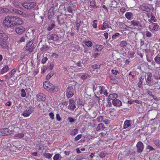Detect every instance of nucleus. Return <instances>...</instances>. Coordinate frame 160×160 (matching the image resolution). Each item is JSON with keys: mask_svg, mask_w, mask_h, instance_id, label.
<instances>
[{"mask_svg": "<svg viewBox=\"0 0 160 160\" xmlns=\"http://www.w3.org/2000/svg\"><path fill=\"white\" fill-rule=\"evenodd\" d=\"M22 20L16 16L7 17L3 21L4 25L8 28H12L15 26L22 24Z\"/></svg>", "mask_w": 160, "mask_h": 160, "instance_id": "obj_1", "label": "nucleus"}, {"mask_svg": "<svg viewBox=\"0 0 160 160\" xmlns=\"http://www.w3.org/2000/svg\"><path fill=\"white\" fill-rule=\"evenodd\" d=\"M44 88L49 92H51L53 90L56 91L58 90L57 87L55 88L53 85L48 81L45 82L43 84Z\"/></svg>", "mask_w": 160, "mask_h": 160, "instance_id": "obj_2", "label": "nucleus"}, {"mask_svg": "<svg viewBox=\"0 0 160 160\" xmlns=\"http://www.w3.org/2000/svg\"><path fill=\"white\" fill-rule=\"evenodd\" d=\"M33 111V108L31 107H28L26 110L24 111L23 113L22 114V116H23L25 118H27L29 116Z\"/></svg>", "mask_w": 160, "mask_h": 160, "instance_id": "obj_3", "label": "nucleus"}, {"mask_svg": "<svg viewBox=\"0 0 160 160\" xmlns=\"http://www.w3.org/2000/svg\"><path fill=\"white\" fill-rule=\"evenodd\" d=\"M66 92V96L68 98L72 97L74 95V89L72 86L68 87Z\"/></svg>", "mask_w": 160, "mask_h": 160, "instance_id": "obj_4", "label": "nucleus"}, {"mask_svg": "<svg viewBox=\"0 0 160 160\" xmlns=\"http://www.w3.org/2000/svg\"><path fill=\"white\" fill-rule=\"evenodd\" d=\"M33 43L32 40L29 41L25 48L26 50L29 51L30 52H32L35 48L34 45L33 44Z\"/></svg>", "mask_w": 160, "mask_h": 160, "instance_id": "obj_5", "label": "nucleus"}, {"mask_svg": "<svg viewBox=\"0 0 160 160\" xmlns=\"http://www.w3.org/2000/svg\"><path fill=\"white\" fill-rule=\"evenodd\" d=\"M137 152L138 153H141L143 150L144 145L143 143L141 141L138 142L136 146Z\"/></svg>", "mask_w": 160, "mask_h": 160, "instance_id": "obj_6", "label": "nucleus"}, {"mask_svg": "<svg viewBox=\"0 0 160 160\" xmlns=\"http://www.w3.org/2000/svg\"><path fill=\"white\" fill-rule=\"evenodd\" d=\"M33 2H25L22 4V5L23 7L27 9H30L32 8H34V6Z\"/></svg>", "mask_w": 160, "mask_h": 160, "instance_id": "obj_7", "label": "nucleus"}, {"mask_svg": "<svg viewBox=\"0 0 160 160\" xmlns=\"http://www.w3.org/2000/svg\"><path fill=\"white\" fill-rule=\"evenodd\" d=\"M47 38L49 40H52L54 41H57L58 39V35L55 33L51 34L47 37Z\"/></svg>", "mask_w": 160, "mask_h": 160, "instance_id": "obj_8", "label": "nucleus"}, {"mask_svg": "<svg viewBox=\"0 0 160 160\" xmlns=\"http://www.w3.org/2000/svg\"><path fill=\"white\" fill-rule=\"evenodd\" d=\"M8 38V36L2 30L0 29V39L3 40H7Z\"/></svg>", "mask_w": 160, "mask_h": 160, "instance_id": "obj_9", "label": "nucleus"}, {"mask_svg": "<svg viewBox=\"0 0 160 160\" xmlns=\"http://www.w3.org/2000/svg\"><path fill=\"white\" fill-rule=\"evenodd\" d=\"M37 96L39 101H44L46 100V96L43 93H39L37 95Z\"/></svg>", "mask_w": 160, "mask_h": 160, "instance_id": "obj_10", "label": "nucleus"}, {"mask_svg": "<svg viewBox=\"0 0 160 160\" xmlns=\"http://www.w3.org/2000/svg\"><path fill=\"white\" fill-rule=\"evenodd\" d=\"M25 30V28L22 27H17L15 29L16 32L19 34L22 33Z\"/></svg>", "mask_w": 160, "mask_h": 160, "instance_id": "obj_11", "label": "nucleus"}, {"mask_svg": "<svg viewBox=\"0 0 160 160\" xmlns=\"http://www.w3.org/2000/svg\"><path fill=\"white\" fill-rule=\"evenodd\" d=\"M112 103L114 106L117 107H120L122 105L121 102L118 99H116L113 101H112Z\"/></svg>", "mask_w": 160, "mask_h": 160, "instance_id": "obj_12", "label": "nucleus"}, {"mask_svg": "<svg viewBox=\"0 0 160 160\" xmlns=\"http://www.w3.org/2000/svg\"><path fill=\"white\" fill-rule=\"evenodd\" d=\"M131 125V120H126L124 123L123 128L126 129L128 127H130Z\"/></svg>", "mask_w": 160, "mask_h": 160, "instance_id": "obj_13", "label": "nucleus"}, {"mask_svg": "<svg viewBox=\"0 0 160 160\" xmlns=\"http://www.w3.org/2000/svg\"><path fill=\"white\" fill-rule=\"evenodd\" d=\"M147 75L148 76V77L146 80V82L147 84L149 85L151 83V79L152 75L151 72H148L147 73Z\"/></svg>", "mask_w": 160, "mask_h": 160, "instance_id": "obj_14", "label": "nucleus"}, {"mask_svg": "<svg viewBox=\"0 0 160 160\" xmlns=\"http://www.w3.org/2000/svg\"><path fill=\"white\" fill-rule=\"evenodd\" d=\"M5 41L2 40V41H1L0 40V45L2 48L7 49L8 48V46Z\"/></svg>", "mask_w": 160, "mask_h": 160, "instance_id": "obj_15", "label": "nucleus"}, {"mask_svg": "<svg viewBox=\"0 0 160 160\" xmlns=\"http://www.w3.org/2000/svg\"><path fill=\"white\" fill-rule=\"evenodd\" d=\"M118 97V95L116 93L110 94L109 95L108 98L110 99L113 101L117 99Z\"/></svg>", "mask_w": 160, "mask_h": 160, "instance_id": "obj_16", "label": "nucleus"}, {"mask_svg": "<svg viewBox=\"0 0 160 160\" xmlns=\"http://www.w3.org/2000/svg\"><path fill=\"white\" fill-rule=\"evenodd\" d=\"M126 17L128 20H130L133 16V14L131 12H127L125 15Z\"/></svg>", "mask_w": 160, "mask_h": 160, "instance_id": "obj_17", "label": "nucleus"}, {"mask_svg": "<svg viewBox=\"0 0 160 160\" xmlns=\"http://www.w3.org/2000/svg\"><path fill=\"white\" fill-rule=\"evenodd\" d=\"M12 10L13 12L19 15H24L25 14L22 11L16 8H13Z\"/></svg>", "mask_w": 160, "mask_h": 160, "instance_id": "obj_18", "label": "nucleus"}, {"mask_svg": "<svg viewBox=\"0 0 160 160\" xmlns=\"http://www.w3.org/2000/svg\"><path fill=\"white\" fill-rule=\"evenodd\" d=\"M9 70V68L8 66L6 65L5 67L3 68L1 71V74H3L4 73L7 72Z\"/></svg>", "mask_w": 160, "mask_h": 160, "instance_id": "obj_19", "label": "nucleus"}, {"mask_svg": "<svg viewBox=\"0 0 160 160\" xmlns=\"http://www.w3.org/2000/svg\"><path fill=\"white\" fill-rule=\"evenodd\" d=\"M103 126L104 125L103 123H101L99 124L96 128L97 131H98L101 130H103L105 128L104 127H103Z\"/></svg>", "mask_w": 160, "mask_h": 160, "instance_id": "obj_20", "label": "nucleus"}, {"mask_svg": "<svg viewBox=\"0 0 160 160\" xmlns=\"http://www.w3.org/2000/svg\"><path fill=\"white\" fill-rule=\"evenodd\" d=\"M142 10L144 11L147 12H149L151 11V9L147 6H142L141 8Z\"/></svg>", "mask_w": 160, "mask_h": 160, "instance_id": "obj_21", "label": "nucleus"}, {"mask_svg": "<svg viewBox=\"0 0 160 160\" xmlns=\"http://www.w3.org/2000/svg\"><path fill=\"white\" fill-rule=\"evenodd\" d=\"M3 130L4 135L10 134L12 132V131L8 128H4L3 129Z\"/></svg>", "mask_w": 160, "mask_h": 160, "instance_id": "obj_22", "label": "nucleus"}, {"mask_svg": "<svg viewBox=\"0 0 160 160\" xmlns=\"http://www.w3.org/2000/svg\"><path fill=\"white\" fill-rule=\"evenodd\" d=\"M9 10L6 8L0 7V11L2 13H6L9 12Z\"/></svg>", "mask_w": 160, "mask_h": 160, "instance_id": "obj_23", "label": "nucleus"}, {"mask_svg": "<svg viewBox=\"0 0 160 160\" xmlns=\"http://www.w3.org/2000/svg\"><path fill=\"white\" fill-rule=\"evenodd\" d=\"M127 43L125 41H122L120 43L119 45L124 48L126 47Z\"/></svg>", "mask_w": 160, "mask_h": 160, "instance_id": "obj_24", "label": "nucleus"}, {"mask_svg": "<svg viewBox=\"0 0 160 160\" xmlns=\"http://www.w3.org/2000/svg\"><path fill=\"white\" fill-rule=\"evenodd\" d=\"M153 24L154 25V26L153 27L152 29L155 31H157L159 29V27L158 25V24L157 23H153Z\"/></svg>", "mask_w": 160, "mask_h": 160, "instance_id": "obj_25", "label": "nucleus"}, {"mask_svg": "<svg viewBox=\"0 0 160 160\" xmlns=\"http://www.w3.org/2000/svg\"><path fill=\"white\" fill-rule=\"evenodd\" d=\"M131 23L133 26L137 27L139 26V22L134 20L132 21L131 22Z\"/></svg>", "mask_w": 160, "mask_h": 160, "instance_id": "obj_26", "label": "nucleus"}, {"mask_svg": "<svg viewBox=\"0 0 160 160\" xmlns=\"http://www.w3.org/2000/svg\"><path fill=\"white\" fill-rule=\"evenodd\" d=\"M107 154V153L105 152L102 151L99 154V157L102 158H104Z\"/></svg>", "mask_w": 160, "mask_h": 160, "instance_id": "obj_27", "label": "nucleus"}, {"mask_svg": "<svg viewBox=\"0 0 160 160\" xmlns=\"http://www.w3.org/2000/svg\"><path fill=\"white\" fill-rule=\"evenodd\" d=\"M143 79L144 78H142V77H140L139 78V82L138 83V86L139 88H141L142 87V81Z\"/></svg>", "mask_w": 160, "mask_h": 160, "instance_id": "obj_28", "label": "nucleus"}, {"mask_svg": "<svg viewBox=\"0 0 160 160\" xmlns=\"http://www.w3.org/2000/svg\"><path fill=\"white\" fill-rule=\"evenodd\" d=\"M90 5L93 8H97L98 7L96 6V3L95 1H92L90 2Z\"/></svg>", "mask_w": 160, "mask_h": 160, "instance_id": "obj_29", "label": "nucleus"}, {"mask_svg": "<svg viewBox=\"0 0 160 160\" xmlns=\"http://www.w3.org/2000/svg\"><path fill=\"white\" fill-rule=\"evenodd\" d=\"M54 74L53 72H51L50 73L48 74L46 77V78L47 79H49L50 78L53 76Z\"/></svg>", "mask_w": 160, "mask_h": 160, "instance_id": "obj_30", "label": "nucleus"}, {"mask_svg": "<svg viewBox=\"0 0 160 160\" xmlns=\"http://www.w3.org/2000/svg\"><path fill=\"white\" fill-rule=\"evenodd\" d=\"M55 25L54 24L52 23L48 27L47 30L48 31H51L55 27Z\"/></svg>", "mask_w": 160, "mask_h": 160, "instance_id": "obj_31", "label": "nucleus"}, {"mask_svg": "<svg viewBox=\"0 0 160 160\" xmlns=\"http://www.w3.org/2000/svg\"><path fill=\"white\" fill-rule=\"evenodd\" d=\"M104 46L102 45H99L98 48L95 49V51L100 52L103 48Z\"/></svg>", "mask_w": 160, "mask_h": 160, "instance_id": "obj_32", "label": "nucleus"}, {"mask_svg": "<svg viewBox=\"0 0 160 160\" xmlns=\"http://www.w3.org/2000/svg\"><path fill=\"white\" fill-rule=\"evenodd\" d=\"M154 60L158 64L160 63V55L159 56H156L154 58Z\"/></svg>", "mask_w": 160, "mask_h": 160, "instance_id": "obj_33", "label": "nucleus"}, {"mask_svg": "<svg viewBox=\"0 0 160 160\" xmlns=\"http://www.w3.org/2000/svg\"><path fill=\"white\" fill-rule=\"evenodd\" d=\"M43 155L44 157L48 159L50 158L52 156V155L51 154L48 153H45Z\"/></svg>", "mask_w": 160, "mask_h": 160, "instance_id": "obj_34", "label": "nucleus"}, {"mask_svg": "<svg viewBox=\"0 0 160 160\" xmlns=\"http://www.w3.org/2000/svg\"><path fill=\"white\" fill-rule=\"evenodd\" d=\"M59 158L61 159V157L59 156V154H57L54 155L53 159L54 160H59Z\"/></svg>", "mask_w": 160, "mask_h": 160, "instance_id": "obj_35", "label": "nucleus"}, {"mask_svg": "<svg viewBox=\"0 0 160 160\" xmlns=\"http://www.w3.org/2000/svg\"><path fill=\"white\" fill-rule=\"evenodd\" d=\"M15 136L20 138H21L24 136V134L23 133H18L16 134Z\"/></svg>", "mask_w": 160, "mask_h": 160, "instance_id": "obj_36", "label": "nucleus"}, {"mask_svg": "<svg viewBox=\"0 0 160 160\" xmlns=\"http://www.w3.org/2000/svg\"><path fill=\"white\" fill-rule=\"evenodd\" d=\"M21 95L23 97H24L26 96V92L24 89H22L21 91Z\"/></svg>", "mask_w": 160, "mask_h": 160, "instance_id": "obj_37", "label": "nucleus"}, {"mask_svg": "<svg viewBox=\"0 0 160 160\" xmlns=\"http://www.w3.org/2000/svg\"><path fill=\"white\" fill-rule=\"evenodd\" d=\"M151 20H152V21H153L154 22H156V20H157L155 18V16L152 14L151 15V19H149L148 20V21L149 22H151Z\"/></svg>", "mask_w": 160, "mask_h": 160, "instance_id": "obj_38", "label": "nucleus"}, {"mask_svg": "<svg viewBox=\"0 0 160 160\" xmlns=\"http://www.w3.org/2000/svg\"><path fill=\"white\" fill-rule=\"evenodd\" d=\"M154 143L156 145L160 148V141L158 140H156L154 141Z\"/></svg>", "mask_w": 160, "mask_h": 160, "instance_id": "obj_39", "label": "nucleus"}, {"mask_svg": "<svg viewBox=\"0 0 160 160\" xmlns=\"http://www.w3.org/2000/svg\"><path fill=\"white\" fill-rule=\"evenodd\" d=\"M100 65L95 64L92 66V68L94 69H97L100 68Z\"/></svg>", "mask_w": 160, "mask_h": 160, "instance_id": "obj_40", "label": "nucleus"}, {"mask_svg": "<svg viewBox=\"0 0 160 160\" xmlns=\"http://www.w3.org/2000/svg\"><path fill=\"white\" fill-rule=\"evenodd\" d=\"M78 131V129H75L72 130L71 132V134L72 135H75Z\"/></svg>", "mask_w": 160, "mask_h": 160, "instance_id": "obj_41", "label": "nucleus"}, {"mask_svg": "<svg viewBox=\"0 0 160 160\" xmlns=\"http://www.w3.org/2000/svg\"><path fill=\"white\" fill-rule=\"evenodd\" d=\"M92 43L91 42L88 41L86 42V45L88 47H91L92 46Z\"/></svg>", "mask_w": 160, "mask_h": 160, "instance_id": "obj_42", "label": "nucleus"}, {"mask_svg": "<svg viewBox=\"0 0 160 160\" xmlns=\"http://www.w3.org/2000/svg\"><path fill=\"white\" fill-rule=\"evenodd\" d=\"M147 150H148L149 151L148 152H150L151 151H152L154 150V148H153L149 145H147V148H146Z\"/></svg>", "mask_w": 160, "mask_h": 160, "instance_id": "obj_43", "label": "nucleus"}, {"mask_svg": "<svg viewBox=\"0 0 160 160\" xmlns=\"http://www.w3.org/2000/svg\"><path fill=\"white\" fill-rule=\"evenodd\" d=\"M146 35L148 37H150L152 36V34L150 32L147 31H146Z\"/></svg>", "mask_w": 160, "mask_h": 160, "instance_id": "obj_44", "label": "nucleus"}, {"mask_svg": "<svg viewBox=\"0 0 160 160\" xmlns=\"http://www.w3.org/2000/svg\"><path fill=\"white\" fill-rule=\"evenodd\" d=\"M67 11L69 12L72 13V8L70 6H68L67 7Z\"/></svg>", "mask_w": 160, "mask_h": 160, "instance_id": "obj_45", "label": "nucleus"}, {"mask_svg": "<svg viewBox=\"0 0 160 160\" xmlns=\"http://www.w3.org/2000/svg\"><path fill=\"white\" fill-rule=\"evenodd\" d=\"M72 104V106L70 105V104H69L68 106V108H70L71 109L73 110L75 109L76 107L74 103Z\"/></svg>", "mask_w": 160, "mask_h": 160, "instance_id": "obj_46", "label": "nucleus"}, {"mask_svg": "<svg viewBox=\"0 0 160 160\" xmlns=\"http://www.w3.org/2000/svg\"><path fill=\"white\" fill-rule=\"evenodd\" d=\"M82 137V134H80L74 138L75 141H77L79 140Z\"/></svg>", "mask_w": 160, "mask_h": 160, "instance_id": "obj_47", "label": "nucleus"}, {"mask_svg": "<svg viewBox=\"0 0 160 160\" xmlns=\"http://www.w3.org/2000/svg\"><path fill=\"white\" fill-rule=\"evenodd\" d=\"M16 72V69L15 68L13 69L10 72L9 74L10 77H11L12 76V74H14Z\"/></svg>", "mask_w": 160, "mask_h": 160, "instance_id": "obj_48", "label": "nucleus"}, {"mask_svg": "<svg viewBox=\"0 0 160 160\" xmlns=\"http://www.w3.org/2000/svg\"><path fill=\"white\" fill-rule=\"evenodd\" d=\"M48 58L47 57H43L42 60L41 62L42 63H45L48 60Z\"/></svg>", "mask_w": 160, "mask_h": 160, "instance_id": "obj_49", "label": "nucleus"}, {"mask_svg": "<svg viewBox=\"0 0 160 160\" xmlns=\"http://www.w3.org/2000/svg\"><path fill=\"white\" fill-rule=\"evenodd\" d=\"M97 20H95L93 21V24L92 25L93 27L94 28H96L97 27V23L96 22H95L97 21Z\"/></svg>", "mask_w": 160, "mask_h": 160, "instance_id": "obj_50", "label": "nucleus"}, {"mask_svg": "<svg viewBox=\"0 0 160 160\" xmlns=\"http://www.w3.org/2000/svg\"><path fill=\"white\" fill-rule=\"evenodd\" d=\"M120 34L118 33H116L112 36V38L113 39H115Z\"/></svg>", "mask_w": 160, "mask_h": 160, "instance_id": "obj_51", "label": "nucleus"}, {"mask_svg": "<svg viewBox=\"0 0 160 160\" xmlns=\"http://www.w3.org/2000/svg\"><path fill=\"white\" fill-rule=\"evenodd\" d=\"M54 67V65L51 63L50 65L47 68L49 70H51Z\"/></svg>", "mask_w": 160, "mask_h": 160, "instance_id": "obj_52", "label": "nucleus"}, {"mask_svg": "<svg viewBox=\"0 0 160 160\" xmlns=\"http://www.w3.org/2000/svg\"><path fill=\"white\" fill-rule=\"evenodd\" d=\"M69 121L70 122H75V120L72 117H69L68 118Z\"/></svg>", "mask_w": 160, "mask_h": 160, "instance_id": "obj_53", "label": "nucleus"}, {"mask_svg": "<svg viewBox=\"0 0 160 160\" xmlns=\"http://www.w3.org/2000/svg\"><path fill=\"white\" fill-rule=\"evenodd\" d=\"M103 117L102 116L98 117L97 119L98 121L99 122H102L103 120Z\"/></svg>", "mask_w": 160, "mask_h": 160, "instance_id": "obj_54", "label": "nucleus"}, {"mask_svg": "<svg viewBox=\"0 0 160 160\" xmlns=\"http://www.w3.org/2000/svg\"><path fill=\"white\" fill-rule=\"evenodd\" d=\"M56 119L58 121H60L61 120V118L58 114H56Z\"/></svg>", "mask_w": 160, "mask_h": 160, "instance_id": "obj_55", "label": "nucleus"}, {"mask_svg": "<svg viewBox=\"0 0 160 160\" xmlns=\"http://www.w3.org/2000/svg\"><path fill=\"white\" fill-rule=\"evenodd\" d=\"M111 71L113 74L115 75H117V73H119L118 71L114 70L113 69Z\"/></svg>", "mask_w": 160, "mask_h": 160, "instance_id": "obj_56", "label": "nucleus"}, {"mask_svg": "<svg viewBox=\"0 0 160 160\" xmlns=\"http://www.w3.org/2000/svg\"><path fill=\"white\" fill-rule=\"evenodd\" d=\"M69 104L70 105L72 106V104L75 103L74 100L72 99H70L69 100Z\"/></svg>", "mask_w": 160, "mask_h": 160, "instance_id": "obj_57", "label": "nucleus"}, {"mask_svg": "<svg viewBox=\"0 0 160 160\" xmlns=\"http://www.w3.org/2000/svg\"><path fill=\"white\" fill-rule=\"evenodd\" d=\"M49 116H50L51 118L52 119H53L54 118V115L53 113L52 112H50L49 113Z\"/></svg>", "mask_w": 160, "mask_h": 160, "instance_id": "obj_58", "label": "nucleus"}, {"mask_svg": "<svg viewBox=\"0 0 160 160\" xmlns=\"http://www.w3.org/2000/svg\"><path fill=\"white\" fill-rule=\"evenodd\" d=\"M107 101H108V104L107 105L108 106L111 107L112 106V102H110V100H109L108 99H107Z\"/></svg>", "mask_w": 160, "mask_h": 160, "instance_id": "obj_59", "label": "nucleus"}, {"mask_svg": "<svg viewBox=\"0 0 160 160\" xmlns=\"http://www.w3.org/2000/svg\"><path fill=\"white\" fill-rule=\"evenodd\" d=\"M4 135V132L3 130L2 129H0V136H3Z\"/></svg>", "mask_w": 160, "mask_h": 160, "instance_id": "obj_60", "label": "nucleus"}, {"mask_svg": "<svg viewBox=\"0 0 160 160\" xmlns=\"http://www.w3.org/2000/svg\"><path fill=\"white\" fill-rule=\"evenodd\" d=\"M24 66L23 64H21L18 67V69H21L22 70V68H24Z\"/></svg>", "mask_w": 160, "mask_h": 160, "instance_id": "obj_61", "label": "nucleus"}, {"mask_svg": "<svg viewBox=\"0 0 160 160\" xmlns=\"http://www.w3.org/2000/svg\"><path fill=\"white\" fill-rule=\"evenodd\" d=\"M148 95L151 96L152 97H153V96H154L153 93H152V92L150 91H148Z\"/></svg>", "mask_w": 160, "mask_h": 160, "instance_id": "obj_62", "label": "nucleus"}, {"mask_svg": "<svg viewBox=\"0 0 160 160\" xmlns=\"http://www.w3.org/2000/svg\"><path fill=\"white\" fill-rule=\"evenodd\" d=\"M25 40V38L24 37H22L20 39V42H24Z\"/></svg>", "mask_w": 160, "mask_h": 160, "instance_id": "obj_63", "label": "nucleus"}, {"mask_svg": "<svg viewBox=\"0 0 160 160\" xmlns=\"http://www.w3.org/2000/svg\"><path fill=\"white\" fill-rule=\"evenodd\" d=\"M25 55L23 53H22L21 54V57L20 58V59L22 60L24 57Z\"/></svg>", "mask_w": 160, "mask_h": 160, "instance_id": "obj_64", "label": "nucleus"}]
</instances>
